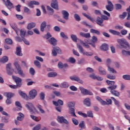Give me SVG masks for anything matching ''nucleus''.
Here are the masks:
<instances>
[{
  "label": "nucleus",
  "instance_id": "f257e3e1",
  "mask_svg": "<svg viewBox=\"0 0 130 130\" xmlns=\"http://www.w3.org/2000/svg\"><path fill=\"white\" fill-rule=\"evenodd\" d=\"M48 41L51 44V45H53V50H52V54L53 56H56L57 55V53L59 54H61V50L58 47H54L57 44V40L55 39V38L52 37L48 40Z\"/></svg>",
  "mask_w": 130,
  "mask_h": 130
},
{
  "label": "nucleus",
  "instance_id": "f03ea898",
  "mask_svg": "<svg viewBox=\"0 0 130 130\" xmlns=\"http://www.w3.org/2000/svg\"><path fill=\"white\" fill-rule=\"evenodd\" d=\"M68 106L69 108V113L71 115V116L77 117L76 113H75V103L69 102L68 103Z\"/></svg>",
  "mask_w": 130,
  "mask_h": 130
},
{
  "label": "nucleus",
  "instance_id": "7ed1b4c3",
  "mask_svg": "<svg viewBox=\"0 0 130 130\" xmlns=\"http://www.w3.org/2000/svg\"><path fill=\"white\" fill-rule=\"evenodd\" d=\"M77 47L80 53L82 54L83 55H86V56H92V55H93V52L84 51V49L83 48V47H82L81 45L80 44H77Z\"/></svg>",
  "mask_w": 130,
  "mask_h": 130
},
{
  "label": "nucleus",
  "instance_id": "20e7f679",
  "mask_svg": "<svg viewBox=\"0 0 130 130\" xmlns=\"http://www.w3.org/2000/svg\"><path fill=\"white\" fill-rule=\"evenodd\" d=\"M117 42L123 48H126V46L127 47H129V45H128V43L126 41V40L125 39H118L117 40Z\"/></svg>",
  "mask_w": 130,
  "mask_h": 130
},
{
  "label": "nucleus",
  "instance_id": "39448f33",
  "mask_svg": "<svg viewBox=\"0 0 130 130\" xmlns=\"http://www.w3.org/2000/svg\"><path fill=\"white\" fill-rule=\"evenodd\" d=\"M25 107H26L27 109H29V112L31 113V114H35V112H38V111L37 109H36V108L33 106L32 103H27V104L25 105Z\"/></svg>",
  "mask_w": 130,
  "mask_h": 130
},
{
  "label": "nucleus",
  "instance_id": "423d86ee",
  "mask_svg": "<svg viewBox=\"0 0 130 130\" xmlns=\"http://www.w3.org/2000/svg\"><path fill=\"white\" fill-rule=\"evenodd\" d=\"M14 64L18 72V75H19V76H21L22 78H25V74H24L23 70H22V68H21L20 64H19L18 62L16 61L14 62Z\"/></svg>",
  "mask_w": 130,
  "mask_h": 130
},
{
  "label": "nucleus",
  "instance_id": "0eeeda50",
  "mask_svg": "<svg viewBox=\"0 0 130 130\" xmlns=\"http://www.w3.org/2000/svg\"><path fill=\"white\" fill-rule=\"evenodd\" d=\"M117 88V85H115L114 86H109L108 87V90H110V92L112 95H114V96H116L117 97H118L119 95H120V93L119 92L115 90V89Z\"/></svg>",
  "mask_w": 130,
  "mask_h": 130
},
{
  "label": "nucleus",
  "instance_id": "6e6552de",
  "mask_svg": "<svg viewBox=\"0 0 130 130\" xmlns=\"http://www.w3.org/2000/svg\"><path fill=\"white\" fill-rule=\"evenodd\" d=\"M12 77V79L16 83V86H17L18 88H21L22 86V79H21L20 77L15 76L14 75H13Z\"/></svg>",
  "mask_w": 130,
  "mask_h": 130
},
{
  "label": "nucleus",
  "instance_id": "1a4fd4ad",
  "mask_svg": "<svg viewBox=\"0 0 130 130\" xmlns=\"http://www.w3.org/2000/svg\"><path fill=\"white\" fill-rule=\"evenodd\" d=\"M81 93L83 94L84 95H93V92L91 91H89L87 89H86L84 88L83 87H80L79 88Z\"/></svg>",
  "mask_w": 130,
  "mask_h": 130
},
{
  "label": "nucleus",
  "instance_id": "9d476101",
  "mask_svg": "<svg viewBox=\"0 0 130 130\" xmlns=\"http://www.w3.org/2000/svg\"><path fill=\"white\" fill-rule=\"evenodd\" d=\"M29 99H34L37 96V91L35 89L30 90L29 92Z\"/></svg>",
  "mask_w": 130,
  "mask_h": 130
},
{
  "label": "nucleus",
  "instance_id": "9b49d317",
  "mask_svg": "<svg viewBox=\"0 0 130 130\" xmlns=\"http://www.w3.org/2000/svg\"><path fill=\"white\" fill-rule=\"evenodd\" d=\"M57 120L60 123H66V124H68L69 123V122L68 121V120L62 116L60 117L59 116H58Z\"/></svg>",
  "mask_w": 130,
  "mask_h": 130
},
{
  "label": "nucleus",
  "instance_id": "f8f14e48",
  "mask_svg": "<svg viewBox=\"0 0 130 130\" xmlns=\"http://www.w3.org/2000/svg\"><path fill=\"white\" fill-rule=\"evenodd\" d=\"M104 21V20L102 19V17L98 16L95 22L98 25L101 26V27H103L104 26V24H103Z\"/></svg>",
  "mask_w": 130,
  "mask_h": 130
},
{
  "label": "nucleus",
  "instance_id": "ddd939ff",
  "mask_svg": "<svg viewBox=\"0 0 130 130\" xmlns=\"http://www.w3.org/2000/svg\"><path fill=\"white\" fill-rule=\"evenodd\" d=\"M51 7L53 8V9L58 11V3L57 2V0H52L51 4Z\"/></svg>",
  "mask_w": 130,
  "mask_h": 130
},
{
  "label": "nucleus",
  "instance_id": "4468645a",
  "mask_svg": "<svg viewBox=\"0 0 130 130\" xmlns=\"http://www.w3.org/2000/svg\"><path fill=\"white\" fill-rule=\"evenodd\" d=\"M108 5L106 6V10L109 12H112L113 11V4L110 1H108Z\"/></svg>",
  "mask_w": 130,
  "mask_h": 130
},
{
  "label": "nucleus",
  "instance_id": "2eb2a0df",
  "mask_svg": "<svg viewBox=\"0 0 130 130\" xmlns=\"http://www.w3.org/2000/svg\"><path fill=\"white\" fill-rule=\"evenodd\" d=\"M90 78H92L93 80H97L99 82H101L103 80H104L103 78L101 76H96L94 74H92L89 75Z\"/></svg>",
  "mask_w": 130,
  "mask_h": 130
},
{
  "label": "nucleus",
  "instance_id": "dca6fc26",
  "mask_svg": "<svg viewBox=\"0 0 130 130\" xmlns=\"http://www.w3.org/2000/svg\"><path fill=\"white\" fill-rule=\"evenodd\" d=\"M47 27H48L49 29L50 28V25H46V22L45 21H43L41 24V26H40V30L41 31V32H44V29H45V28Z\"/></svg>",
  "mask_w": 130,
  "mask_h": 130
},
{
  "label": "nucleus",
  "instance_id": "f3484780",
  "mask_svg": "<svg viewBox=\"0 0 130 130\" xmlns=\"http://www.w3.org/2000/svg\"><path fill=\"white\" fill-rule=\"evenodd\" d=\"M61 13L63 16V18L64 19V20H69V17L70 16L69 12L66 10H62Z\"/></svg>",
  "mask_w": 130,
  "mask_h": 130
},
{
  "label": "nucleus",
  "instance_id": "a211bd4d",
  "mask_svg": "<svg viewBox=\"0 0 130 130\" xmlns=\"http://www.w3.org/2000/svg\"><path fill=\"white\" fill-rule=\"evenodd\" d=\"M70 79L71 80H72V81H76V82H78L80 84H83V80L80 79V78L78 76H71Z\"/></svg>",
  "mask_w": 130,
  "mask_h": 130
},
{
  "label": "nucleus",
  "instance_id": "6ab92c4d",
  "mask_svg": "<svg viewBox=\"0 0 130 130\" xmlns=\"http://www.w3.org/2000/svg\"><path fill=\"white\" fill-rule=\"evenodd\" d=\"M7 3L5 4V5L8 9V10H11V9H13V8H14L13 3H12L11 1H10L9 0H7Z\"/></svg>",
  "mask_w": 130,
  "mask_h": 130
},
{
  "label": "nucleus",
  "instance_id": "aec40b11",
  "mask_svg": "<svg viewBox=\"0 0 130 130\" xmlns=\"http://www.w3.org/2000/svg\"><path fill=\"white\" fill-rule=\"evenodd\" d=\"M53 104L55 106H58V105H63V101L61 100H58L57 102L53 101Z\"/></svg>",
  "mask_w": 130,
  "mask_h": 130
},
{
  "label": "nucleus",
  "instance_id": "412c9836",
  "mask_svg": "<svg viewBox=\"0 0 130 130\" xmlns=\"http://www.w3.org/2000/svg\"><path fill=\"white\" fill-rule=\"evenodd\" d=\"M16 54L18 55V56H22L23 55V53H22V49L21 48V47H17L16 48Z\"/></svg>",
  "mask_w": 130,
  "mask_h": 130
},
{
  "label": "nucleus",
  "instance_id": "4be33fe9",
  "mask_svg": "<svg viewBox=\"0 0 130 130\" xmlns=\"http://www.w3.org/2000/svg\"><path fill=\"white\" fill-rule=\"evenodd\" d=\"M83 103L85 105H86L87 107H89L91 106V102L90 101V99L89 98H86L84 101Z\"/></svg>",
  "mask_w": 130,
  "mask_h": 130
},
{
  "label": "nucleus",
  "instance_id": "5701e85b",
  "mask_svg": "<svg viewBox=\"0 0 130 130\" xmlns=\"http://www.w3.org/2000/svg\"><path fill=\"white\" fill-rule=\"evenodd\" d=\"M109 32L111 34H113V35H117V36H121V35H120V32L116 30L109 29Z\"/></svg>",
  "mask_w": 130,
  "mask_h": 130
},
{
  "label": "nucleus",
  "instance_id": "b1692460",
  "mask_svg": "<svg viewBox=\"0 0 130 130\" xmlns=\"http://www.w3.org/2000/svg\"><path fill=\"white\" fill-rule=\"evenodd\" d=\"M36 26V23L34 22H31L28 24L27 26V28L28 30H31V29H33V28H35Z\"/></svg>",
  "mask_w": 130,
  "mask_h": 130
},
{
  "label": "nucleus",
  "instance_id": "393cba45",
  "mask_svg": "<svg viewBox=\"0 0 130 130\" xmlns=\"http://www.w3.org/2000/svg\"><path fill=\"white\" fill-rule=\"evenodd\" d=\"M99 72L100 75H103V76H106V71L104 68L100 67L99 68Z\"/></svg>",
  "mask_w": 130,
  "mask_h": 130
},
{
  "label": "nucleus",
  "instance_id": "a878e982",
  "mask_svg": "<svg viewBox=\"0 0 130 130\" xmlns=\"http://www.w3.org/2000/svg\"><path fill=\"white\" fill-rule=\"evenodd\" d=\"M14 95L15 94L12 92H5L4 93V95L5 96V97H7V99H11L12 97H13Z\"/></svg>",
  "mask_w": 130,
  "mask_h": 130
},
{
  "label": "nucleus",
  "instance_id": "bb28decb",
  "mask_svg": "<svg viewBox=\"0 0 130 130\" xmlns=\"http://www.w3.org/2000/svg\"><path fill=\"white\" fill-rule=\"evenodd\" d=\"M47 10L48 13V15H51L52 16L53 15V13H54V10L53 9L51 8L50 6H47Z\"/></svg>",
  "mask_w": 130,
  "mask_h": 130
},
{
  "label": "nucleus",
  "instance_id": "cd10ccee",
  "mask_svg": "<svg viewBox=\"0 0 130 130\" xmlns=\"http://www.w3.org/2000/svg\"><path fill=\"white\" fill-rule=\"evenodd\" d=\"M80 36H82V37H84L85 38H90L91 37V35H90V33H84L83 32H80Z\"/></svg>",
  "mask_w": 130,
  "mask_h": 130
},
{
  "label": "nucleus",
  "instance_id": "c85d7f7f",
  "mask_svg": "<svg viewBox=\"0 0 130 130\" xmlns=\"http://www.w3.org/2000/svg\"><path fill=\"white\" fill-rule=\"evenodd\" d=\"M8 60L9 57L7 56H4L0 59V62H2V63H5V62H8Z\"/></svg>",
  "mask_w": 130,
  "mask_h": 130
},
{
  "label": "nucleus",
  "instance_id": "c756f323",
  "mask_svg": "<svg viewBox=\"0 0 130 130\" xmlns=\"http://www.w3.org/2000/svg\"><path fill=\"white\" fill-rule=\"evenodd\" d=\"M101 49L104 50V51H106L108 50V45L106 44H104L101 46Z\"/></svg>",
  "mask_w": 130,
  "mask_h": 130
},
{
  "label": "nucleus",
  "instance_id": "7c9ffc66",
  "mask_svg": "<svg viewBox=\"0 0 130 130\" xmlns=\"http://www.w3.org/2000/svg\"><path fill=\"white\" fill-rule=\"evenodd\" d=\"M59 87L60 88H69V83L67 82H63L60 84Z\"/></svg>",
  "mask_w": 130,
  "mask_h": 130
},
{
  "label": "nucleus",
  "instance_id": "2f4dec72",
  "mask_svg": "<svg viewBox=\"0 0 130 130\" xmlns=\"http://www.w3.org/2000/svg\"><path fill=\"white\" fill-rule=\"evenodd\" d=\"M108 72L109 73H112V74H116V71L113 69V68L110 67V66H108Z\"/></svg>",
  "mask_w": 130,
  "mask_h": 130
},
{
  "label": "nucleus",
  "instance_id": "473e14b6",
  "mask_svg": "<svg viewBox=\"0 0 130 130\" xmlns=\"http://www.w3.org/2000/svg\"><path fill=\"white\" fill-rule=\"evenodd\" d=\"M106 83L108 84V86H110V87H113L114 86V84H115V82L110 81L109 80H106Z\"/></svg>",
  "mask_w": 130,
  "mask_h": 130
},
{
  "label": "nucleus",
  "instance_id": "72a5a7b5",
  "mask_svg": "<svg viewBox=\"0 0 130 130\" xmlns=\"http://www.w3.org/2000/svg\"><path fill=\"white\" fill-rule=\"evenodd\" d=\"M107 78L109 80H115V79H116L115 75L112 74H107Z\"/></svg>",
  "mask_w": 130,
  "mask_h": 130
},
{
  "label": "nucleus",
  "instance_id": "f704fd0d",
  "mask_svg": "<svg viewBox=\"0 0 130 130\" xmlns=\"http://www.w3.org/2000/svg\"><path fill=\"white\" fill-rule=\"evenodd\" d=\"M90 32L92 34H96V35H100L101 34L100 31H99V30L94 29L93 28L90 29Z\"/></svg>",
  "mask_w": 130,
  "mask_h": 130
},
{
  "label": "nucleus",
  "instance_id": "c9c22d12",
  "mask_svg": "<svg viewBox=\"0 0 130 130\" xmlns=\"http://www.w3.org/2000/svg\"><path fill=\"white\" fill-rule=\"evenodd\" d=\"M10 26L15 31L16 34L18 35V29L17 28V24L15 23L11 24Z\"/></svg>",
  "mask_w": 130,
  "mask_h": 130
},
{
  "label": "nucleus",
  "instance_id": "e433bc0d",
  "mask_svg": "<svg viewBox=\"0 0 130 130\" xmlns=\"http://www.w3.org/2000/svg\"><path fill=\"white\" fill-rule=\"evenodd\" d=\"M82 15H83V16H84V17L87 18V19H88V20L91 21V22H94V18H91V16L88 15L87 14H86L85 13H83Z\"/></svg>",
  "mask_w": 130,
  "mask_h": 130
},
{
  "label": "nucleus",
  "instance_id": "4c0bfd02",
  "mask_svg": "<svg viewBox=\"0 0 130 130\" xmlns=\"http://www.w3.org/2000/svg\"><path fill=\"white\" fill-rule=\"evenodd\" d=\"M57 76V73L56 72H50L48 74V76L49 78H54Z\"/></svg>",
  "mask_w": 130,
  "mask_h": 130
},
{
  "label": "nucleus",
  "instance_id": "58836bf2",
  "mask_svg": "<svg viewBox=\"0 0 130 130\" xmlns=\"http://www.w3.org/2000/svg\"><path fill=\"white\" fill-rule=\"evenodd\" d=\"M15 106H16L17 108H18V110H22V105L19 101L15 102Z\"/></svg>",
  "mask_w": 130,
  "mask_h": 130
},
{
  "label": "nucleus",
  "instance_id": "ea45409f",
  "mask_svg": "<svg viewBox=\"0 0 130 130\" xmlns=\"http://www.w3.org/2000/svg\"><path fill=\"white\" fill-rule=\"evenodd\" d=\"M34 63L37 68H38L39 69L41 68V63H40V62H39L38 60H35Z\"/></svg>",
  "mask_w": 130,
  "mask_h": 130
},
{
  "label": "nucleus",
  "instance_id": "a19ab883",
  "mask_svg": "<svg viewBox=\"0 0 130 130\" xmlns=\"http://www.w3.org/2000/svg\"><path fill=\"white\" fill-rule=\"evenodd\" d=\"M18 93L19 94V95H20V96H21V97H22V98H24V99H26V98H27V94L24 92H23V91H22L21 90H19L18 91Z\"/></svg>",
  "mask_w": 130,
  "mask_h": 130
},
{
  "label": "nucleus",
  "instance_id": "79ce46f5",
  "mask_svg": "<svg viewBox=\"0 0 130 130\" xmlns=\"http://www.w3.org/2000/svg\"><path fill=\"white\" fill-rule=\"evenodd\" d=\"M25 35H26V31L21 29L20 30V36L21 38L24 39L25 38Z\"/></svg>",
  "mask_w": 130,
  "mask_h": 130
},
{
  "label": "nucleus",
  "instance_id": "37998d69",
  "mask_svg": "<svg viewBox=\"0 0 130 130\" xmlns=\"http://www.w3.org/2000/svg\"><path fill=\"white\" fill-rule=\"evenodd\" d=\"M37 108L39 109V111H40L42 113H45V112L44 111L43 109H42V106L41 105L38 104L37 105Z\"/></svg>",
  "mask_w": 130,
  "mask_h": 130
},
{
  "label": "nucleus",
  "instance_id": "c03bdc74",
  "mask_svg": "<svg viewBox=\"0 0 130 130\" xmlns=\"http://www.w3.org/2000/svg\"><path fill=\"white\" fill-rule=\"evenodd\" d=\"M5 42L7 44H9V45L13 44V41L11 39H5Z\"/></svg>",
  "mask_w": 130,
  "mask_h": 130
},
{
  "label": "nucleus",
  "instance_id": "a18cd8bd",
  "mask_svg": "<svg viewBox=\"0 0 130 130\" xmlns=\"http://www.w3.org/2000/svg\"><path fill=\"white\" fill-rule=\"evenodd\" d=\"M74 18L76 21H77L78 22H80V21H81V17L78 15V14H74Z\"/></svg>",
  "mask_w": 130,
  "mask_h": 130
},
{
  "label": "nucleus",
  "instance_id": "49530a36",
  "mask_svg": "<svg viewBox=\"0 0 130 130\" xmlns=\"http://www.w3.org/2000/svg\"><path fill=\"white\" fill-rule=\"evenodd\" d=\"M111 98L112 100L114 101L115 105H117L118 107H119V102L116 100V99H115V98H114V97H111Z\"/></svg>",
  "mask_w": 130,
  "mask_h": 130
},
{
  "label": "nucleus",
  "instance_id": "de8ad7c7",
  "mask_svg": "<svg viewBox=\"0 0 130 130\" xmlns=\"http://www.w3.org/2000/svg\"><path fill=\"white\" fill-rule=\"evenodd\" d=\"M71 37L73 41H74V42H77V38L76 35H71Z\"/></svg>",
  "mask_w": 130,
  "mask_h": 130
},
{
  "label": "nucleus",
  "instance_id": "09e8293b",
  "mask_svg": "<svg viewBox=\"0 0 130 130\" xmlns=\"http://www.w3.org/2000/svg\"><path fill=\"white\" fill-rule=\"evenodd\" d=\"M60 37H62V38H63L64 39H68L69 38L68 36H67L66 34H64V32H61L60 33Z\"/></svg>",
  "mask_w": 130,
  "mask_h": 130
},
{
  "label": "nucleus",
  "instance_id": "8fccbe9b",
  "mask_svg": "<svg viewBox=\"0 0 130 130\" xmlns=\"http://www.w3.org/2000/svg\"><path fill=\"white\" fill-rule=\"evenodd\" d=\"M123 79L124 80H126L127 81H130V75H124L122 76Z\"/></svg>",
  "mask_w": 130,
  "mask_h": 130
},
{
  "label": "nucleus",
  "instance_id": "3c124183",
  "mask_svg": "<svg viewBox=\"0 0 130 130\" xmlns=\"http://www.w3.org/2000/svg\"><path fill=\"white\" fill-rule=\"evenodd\" d=\"M69 62H71V63H75L76 62V59L74 57H70L68 60Z\"/></svg>",
  "mask_w": 130,
  "mask_h": 130
},
{
  "label": "nucleus",
  "instance_id": "603ef678",
  "mask_svg": "<svg viewBox=\"0 0 130 130\" xmlns=\"http://www.w3.org/2000/svg\"><path fill=\"white\" fill-rule=\"evenodd\" d=\"M45 38L48 40L49 38H52V36L50 34V32H47L46 35H45Z\"/></svg>",
  "mask_w": 130,
  "mask_h": 130
},
{
  "label": "nucleus",
  "instance_id": "864d4df0",
  "mask_svg": "<svg viewBox=\"0 0 130 130\" xmlns=\"http://www.w3.org/2000/svg\"><path fill=\"white\" fill-rule=\"evenodd\" d=\"M122 54H123V55H130V52L122 50Z\"/></svg>",
  "mask_w": 130,
  "mask_h": 130
},
{
  "label": "nucleus",
  "instance_id": "5fc2aeb1",
  "mask_svg": "<svg viewBox=\"0 0 130 130\" xmlns=\"http://www.w3.org/2000/svg\"><path fill=\"white\" fill-rule=\"evenodd\" d=\"M72 122L75 125H78L79 124V121L75 118H72Z\"/></svg>",
  "mask_w": 130,
  "mask_h": 130
},
{
  "label": "nucleus",
  "instance_id": "6e6d98bb",
  "mask_svg": "<svg viewBox=\"0 0 130 130\" xmlns=\"http://www.w3.org/2000/svg\"><path fill=\"white\" fill-rule=\"evenodd\" d=\"M29 74H30L31 76H34V75H35V70H34L33 68L29 69Z\"/></svg>",
  "mask_w": 130,
  "mask_h": 130
},
{
  "label": "nucleus",
  "instance_id": "4d7b16f0",
  "mask_svg": "<svg viewBox=\"0 0 130 130\" xmlns=\"http://www.w3.org/2000/svg\"><path fill=\"white\" fill-rule=\"evenodd\" d=\"M91 41L93 42V43H95V42H97L98 41V39L96 36H93L92 37Z\"/></svg>",
  "mask_w": 130,
  "mask_h": 130
},
{
  "label": "nucleus",
  "instance_id": "13d9d810",
  "mask_svg": "<svg viewBox=\"0 0 130 130\" xmlns=\"http://www.w3.org/2000/svg\"><path fill=\"white\" fill-rule=\"evenodd\" d=\"M30 117L31 118H32V119H33L35 121H39V118H38V117H36L34 115H30Z\"/></svg>",
  "mask_w": 130,
  "mask_h": 130
},
{
  "label": "nucleus",
  "instance_id": "bf43d9fd",
  "mask_svg": "<svg viewBox=\"0 0 130 130\" xmlns=\"http://www.w3.org/2000/svg\"><path fill=\"white\" fill-rule=\"evenodd\" d=\"M79 126L81 128H85V121H82L81 122L79 123Z\"/></svg>",
  "mask_w": 130,
  "mask_h": 130
},
{
  "label": "nucleus",
  "instance_id": "052dcab7",
  "mask_svg": "<svg viewBox=\"0 0 130 130\" xmlns=\"http://www.w3.org/2000/svg\"><path fill=\"white\" fill-rule=\"evenodd\" d=\"M13 102L11 99H7L6 101V103L7 105H10V104H12Z\"/></svg>",
  "mask_w": 130,
  "mask_h": 130
},
{
  "label": "nucleus",
  "instance_id": "680f3d73",
  "mask_svg": "<svg viewBox=\"0 0 130 130\" xmlns=\"http://www.w3.org/2000/svg\"><path fill=\"white\" fill-rule=\"evenodd\" d=\"M127 13L126 12H123L122 15H119V18L120 19H124L126 17Z\"/></svg>",
  "mask_w": 130,
  "mask_h": 130
},
{
  "label": "nucleus",
  "instance_id": "e2e57ef3",
  "mask_svg": "<svg viewBox=\"0 0 130 130\" xmlns=\"http://www.w3.org/2000/svg\"><path fill=\"white\" fill-rule=\"evenodd\" d=\"M78 114L81 116H83V117H87V115L86 113H83V112L79 111L78 112Z\"/></svg>",
  "mask_w": 130,
  "mask_h": 130
},
{
  "label": "nucleus",
  "instance_id": "0e129e2a",
  "mask_svg": "<svg viewBox=\"0 0 130 130\" xmlns=\"http://www.w3.org/2000/svg\"><path fill=\"white\" fill-rule=\"evenodd\" d=\"M58 68L59 69H63L64 68V66H63V64L61 62H59L58 63Z\"/></svg>",
  "mask_w": 130,
  "mask_h": 130
},
{
  "label": "nucleus",
  "instance_id": "69168bd1",
  "mask_svg": "<svg viewBox=\"0 0 130 130\" xmlns=\"http://www.w3.org/2000/svg\"><path fill=\"white\" fill-rule=\"evenodd\" d=\"M115 8L116 10H120V9H121L122 8V6H121V5L120 4H115Z\"/></svg>",
  "mask_w": 130,
  "mask_h": 130
},
{
  "label": "nucleus",
  "instance_id": "338daca9",
  "mask_svg": "<svg viewBox=\"0 0 130 130\" xmlns=\"http://www.w3.org/2000/svg\"><path fill=\"white\" fill-rule=\"evenodd\" d=\"M126 11H127V13H128L127 20H129V19H130V6H129V8L126 9Z\"/></svg>",
  "mask_w": 130,
  "mask_h": 130
},
{
  "label": "nucleus",
  "instance_id": "774afa93",
  "mask_svg": "<svg viewBox=\"0 0 130 130\" xmlns=\"http://www.w3.org/2000/svg\"><path fill=\"white\" fill-rule=\"evenodd\" d=\"M41 127V125L40 124L37 125L36 126H35L32 130H39L40 129V128Z\"/></svg>",
  "mask_w": 130,
  "mask_h": 130
}]
</instances>
